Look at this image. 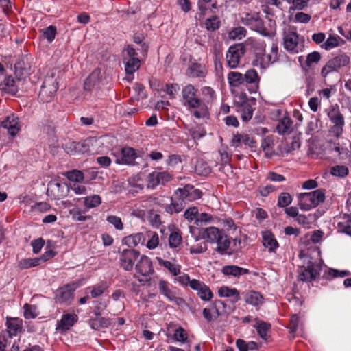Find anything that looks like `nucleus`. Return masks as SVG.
<instances>
[{
  "mask_svg": "<svg viewBox=\"0 0 351 351\" xmlns=\"http://www.w3.org/2000/svg\"><path fill=\"white\" fill-rule=\"evenodd\" d=\"M198 90L192 84L185 86L182 90V104L197 119L208 115L206 104L198 97Z\"/></svg>",
  "mask_w": 351,
  "mask_h": 351,
  "instance_id": "1",
  "label": "nucleus"
},
{
  "mask_svg": "<svg viewBox=\"0 0 351 351\" xmlns=\"http://www.w3.org/2000/svg\"><path fill=\"white\" fill-rule=\"evenodd\" d=\"M298 197L300 208L308 211L324 202L325 194L323 190L317 189L309 193H300Z\"/></svg>",
  "mask_w": 351,
  "mask_h": 351,
  "instance_id": "2",
  "label": "nucleus"
},
{
  "mask_svg": "<svg viewBox=\"0 0 351 351\" xmlns=\"http://www.w3.org/2000/svg\"><path fill=\"white\" fill-rule=\"evenodd\" d=\"M237 111L241 114L243 121H247L252 118L256 105V99L247 97L245 93H241L235 100Z\"/></svg>",
  "mask_w": 351,
  "mask_h": 351,
  "instance_id": "3",
  "label": "nucleus"
},
{
  "mask_svg": "<svg viewBox=\"0 0 351 351\" xmlns=\"http://www.w3.org/2000/svg\"><path fill=\"white\" fill-rule=\"evenodd\" d=\"M303 41L300 43V37L296 30L289 27L283 32V47L289 53L295 54L302 51Z\"/></svg>",
  "mask_w": 351,
  "mask_h": 351,
  "instance_id": "4",
  "label": "nucleus"
},
{
  "mask_svg": "<svg viewBox=\"0 0 351 351\" xmlns=\"http://www.w3.org/2000/svg\"><path fill=\"white\" fill-rule=\"evenodd\" d=\"M350 62V58L343 53L330 59L321 70V75L326 77L332 72H337L341 68L348 66Z\"/></svg>",
  "mask_w": 351,
  "mask_h": 351,
  "instance_id": "5",
  "label": "nucleus"
},
{
  "mask_svg": "<svg viewBox=\"0 0 351 351\" xmlns=\"http://www.w3.org/2000/svg\"><path fill=\"white\" fill-rule=\"evenodd\" d=\"M136 277L140 282L145 285L150 281V276L154 273L151 259L145 255H142L136 265Z\"/></svg>",
  "mask_w": 351,
  "mask_h": 351,
  "instance_id": "6",
  "label": "nucleus"
},
{
  "mask_svg": "<svg viewBox=\"0 0 351 351\" xmlns=\"http://www.w3.org/2000/svg\"><path fill=\"white\" fill-rule=\"evenodd\" d=\"M111 154L114 157L117 164L127 165H134L135 160L139 156L136 149L128 146L114 150Z\"/></svg>",
  "mask_w": 351,
  "mask_h": 351,
  "instance_id": "7",
  "label": "nucleus"
},
{
  "mask_svg": "<svg viewBox=\"0 0 351 351\" xmlns=\"http://www.w3.org/2000/svg\"><path fill=\"white\" fill-rule=\"evenodd\" d=\"M245 51V47L241 43L231 45L228 48L226 55V62L229 69H235L239 66L241 59Z\"/></svg>",
  "mask_w": 351,
  "mask_h": 351,
  "instance_id": "8",
  "label": "nucleus"
},
{
  "mask_svg": "<svg viewBox=\"0 0 351 351\" xmlns=\"http://www.w3.org/2000/svg\"><path fill=\"white\" fill-rule=\"evenodd\" d=\"M327 116L333 125L330 130L332 136L339 138L342 132L345 124L344 117L338 108L331 106L327 112Z\"/></svg>",
  "mask_w": 351,
  "mask_h": 351,
  "instance_id": "9",
  "label": "nucleus"
},
{
  "mask_svg": "<svg viewBox=\"0 0 351 351\" xmlns=\"http://www.w3.org/2000/svg\"><path fill=\"white\" fill-rule=\"evenodd\" d=\"M241 22L243 25L249 27L252 30L256 31L263 35H267L269 34L258 12L245 13L241 17Z\"/></svg>",
  "mask_w": 351,
  "mask_h": 351,
  "instance_id": "10",
  "label": "nucleus"
},
{
  "mask_svg": "<svg viewBox=\"0 0 351 351\" xmlns=\"http://www.w3.org/2000/svg\"><path fill=\"white\" fill-rule=\"evenodd\" d=\"M322 270L320 263L309 261L306 267L301 268L298 279L304 282H311L315 280L319 276Z\"/></svg>",
  "mask_w": 351,
  "mask_h": 351,
  "instance_id": "11",
  "label": "nucleus"
},
{
  "mask_svg": "<svg viewBox=\"0 0 351 351\" xmlns=\"http://www.w3.org/2000/svg\"><path fill=\"white\" fill-rule=\"evenodd\" d=\"M172 179L173 175L167 171H154L150 173L147 176V187L153 189L159 184H165Z\"/></svg>",
  "mask_w": 351,
  "mask_h": 351,
  "instance_id": "12",
  "label": "nucleus"
},
{
  "mask_svg": "<svg viewBox=\"0 0 351 351\" xmlns=\"http://www.w3.org/2000/svg\"><path fill=\"white\" fill-rule=\"evenodd\" d=\"M244 86L250 93H256L260 87L261 76L254 69H247L243 74Z\"/></svg>",
  "mask_w": 351,
  "mask_h": 351,
  "instance_id": "13",
  "label": "nucleus"
},
{
  "mask_svg": "<svg viewBox=\"0 0 351 351\" xmlns=\"http://www.w3.org/2000/svg\"><path fill=\"white\" fill-rule=\"evenodd\" d=\"M176 196L180 197L186 204L189 202L199 199L202 197V191L192 185L187 184L183 188L178 189L176 191Z\"/></svg>",
  "mask_w": 351,
  "mask_h": 351,
  "instance_id": "14",
  "label": "nucleus"
},
{
  "mask_svg": "<svg viewBox=\"0 0 351 351\" xmlns=\"http://www.w3.org/2000/svg\"><path fill=\"white\" fill-rule=\"evenodd\" d=\"M138 256L139 252L134 249L123 250L120 254V267L125 271H131Z\"/></svg>",
  "mask_w": 351,
  "mask_h": 351,
  "instance_id": "15",
  "label": "nucleus"
},
{
  "mask_svg": "<svg viewBox=\"0 0 351 351\" xmlns=\"http://www.w3.org/2000/svg\"><path fill=\"white\" fill-rule=\"evenodd\" d=\"M58 88V83L53 82V79L47 77L41 86L39 97L43 102L49 101L53 97L54 93Z\"/></svg>",
  "mask_w": 351,
  "mask_h": 351,
  "instance_id": "16",
  "label": "nucleus"
},
{
  "mask_svg": "<svg viewBox=\"0 0 351 351\" xmlns=\"http://www.w3.org/2000/svg\"><path fill=\"white\" fill-rule=\"evenodd\" d=\"M158 289L160 293L170 302H174L176 305L181 306L185 304V300L176 295V293L170 289V285L165 280H160Z\"/></svg>",
  "mask_w": 351,
  "mask_h": 351,
  "instance_id": "17",
  "label": "nucleus"
},
{
  "mask_svg": "<svg viewBox=\"0 0 351 351\" xmlns=\"http://www.w3.org/2000/svg\"><path fill=\"white\" fill-rule=\"evenodd\" d=\"M73 291L74 289L69 285L58 289L54 298L56 303L69 305L73 299Z\"/></svg>",
  "mask_w": 351,
  "mask_h": 351,
  "instance_id": "18",
  "label": "nucleus"
},
{
  "mask_svg": "<svg viewBox=\"0 0 351 351\" xmlns=\"http://www.w3.org/2000/svg\"><path fill=\"white\" fill-rule=\"evenodd\" d=\"M191 288L197 291V295L203 301H210L213 298V293L210 288L203 282L193 279L191 280Z\"/></svg>",
  "mask_w": 351,
  "mask_h": 351,
  "instance_id": "19",
  "label": "nucleus"
},
{
  "mask_svg": "<svg viewBox=\"0 0 351 351\" xmlns=\"http://www.w3.org/2000/svg\"><path fill=\"white\" fill-rule=\"evenodd\" d=\"M78 320L75 313H64L61 319L57 322L56 330L64 332L69 330Z\"/></svg>",
  "mask_w": 351,
  "mask_h": 351,
  "instance_id": "20",
  "label": "nucleus"
},
{
  "mask_svg": "<svg viewBox=\"0 0 351 351\" xmlns=\"http://www.w3.org/2000/svg\"><path fill=\"white\" fill-rule=\"evenodd\" d=\"M1 125L3 128H6L8 133L12 136H16L20 130L19 119L14 114L8 116L3 121H2Z\"/></svg>",
  "mask_w": 351,
  "mask_h": 351,
  "instance_id": "21",
  "label": "nucleus"
},
{
  "mask_svg": "<svg viewBox=\"0 0 351 351\" xmlns=\"http://www.w3.org/2000/svg\"><path fill=\"white\" fill-rule=\"evenodd\" d=\"M186 74L189 77L203 78L208 74V70L204 64L193 63L187 69Z\"/></svg>",
  "mask_w": 351,
  "mask_h": 351,
  "instance_id": "22",
  "label": "nucleus"
},
{
  "mask_svg": "<svg viewBox=\"0 0 351 351\" xmlns=\"http://www.w3.org/2000/svg\"><path fill=\"white\" fill-rule=\"evenodd\" d=\"M275 62V57L265 53L264 51L256 52L253 60V65L261 69L267 68L271 64Z\"/></svg>",
  "mask_w": 351,
  "mask_h": 351,
  "instance_id": "23",
  "label": "nucleus"
},
{
  "mask_svg": "<svg viewBox=\"0 0 351 351\" xmlns=\"http://www.w3.org/2000/svg\"><path fill=\"white\" fill-rule=\"evenodd\" d=\"M220 307L221 303L213 302L209 307L203 309V317L208 322L216 320L219 316L223 315L220 311Z\"/></svg>",
  "mask_w": 351,
  "mask_h": 351,
  "instance_id": "24",
  "label": "nucleus"
},
{
  "mask_svg": "<svg viewBox=\"0 0 351 351\" xmlns=\"http://www.w3.org/2000/svg\"><path fill=\"white\" fill-rule=\"evenodd\" d=\"M262 239L263 245L268 249L269 252H274L279 247L274 234L269 230L262 232Z\"/></svg>",
  "mask_w": 351,
  "mask_h": 351,
  "instance_id": "25",
  "label": "nucleus"
},
{
  "mask_svg": "<svg viewBox=\"0 0 351 351\" xmlns=\"http://www.w3.org/2000/svg\"><path fill=\"white\" fill-rule=\"evenodd\" d=\"M185 206L186 204L183 200L180 197H176L175 194L174 197H171V203L165 206V210L167 213L172 215L181 212Z\"/></svg>",
  "mask_w": 351,
  "mask_h": 351,
  "instance_id": "26",
  "label": "nucleus"
},
{
  "mask_svg": "<svg viewBox=\"0 0 351 351\" xmlns=\"http://www.w3.org/2000/svg\"><path fill=\"white\" fill-rule=\"evenodd\" d=\"M245 302L254 306H259L263 304L264 301L263 296L257 291H249L243 293Z\"/></svg>",
  "mask_w": 351,
  "mask_h": 351,
  "instance_id": "27",
  "label": "nucleus"
},
{
  "mask_svg": "<svg viewBox=\"0 0 351 351\" xmlns=\"http://www.w3.org/2000/svg\"><path fill=\"white\" fill-rule=\"evenodd\" d=\"M217 293L219 297L232 298V303H236L240 300V293L235 288H230L227 286H222L218 289Z\"/></svg>",
  "mask_w": 351,
  "mask_h": 351,
  "instance_id": "28",
  "label": "nucleus"
},
{
  "mask_svg": "<svg viewBox=\"0 0 351 351\" xmlns=\"http://www.w3.org/2000/svg\"><path fill=\"white\" fill-rule=\"evenodd\" d=\"M293 121L287 116L280 119L276 125V131L279 134H289L293 130Z\"/></svg>",
  "mask_w": 351,
  "mask_h": 351,
  "instance_id": "29",
  "label": "nucleus"
},
{
  "mask_svg": "<svg viewBox=\"0 0 351 351\" xmlns=\"http://www.w3.org/2000/svg\"><path fill=\"white\" fill-rule=\"evenodd\" d=\"M23 322L19 318L8 317L6 320L7 330L10 336H16L21 331Z\"/></svg>",
  "mask_w": 351,
  "mask_h": 351,
  "instance_id": "30",
  "label": "nucleus"
},
{
  "mask_svg": "<svg viewBox=\"0 0 351 351\" xmlns=\"http://www.w3.org/2000/svg\"><path fill=\"white\" fill-rule=\"evenodd\" d=\"M19 80L20 78H18V81H15L12 76L6 77L1 84V89L6 93L15 95L18 92L19 86L17 82Z\"/></svg>",
  "mask_w": 351,
  "mask_h": 351,
  "instance_id": "31",
  "label": "nucleus"
},
{
  "mask_svg": "<svg viewBox=\"0 0 351 351\" xmlns=\"http://www.w3.org/2000/svg\"><path fill=\"white\" fill-rule=\"evenodd\" d=\"M221 271L226 276H232L237 278L250 273L249 269L240 267L237 265L224 266L222 267Z\"/></svg>",
  "mask_w": 351,
  "mask_h": 351,
  "instance_id": "32",
  "label": "nucleus"
},
{
  "mask_svg": "<svg viewBox=\"0 0 351 351\" xmlns=\"http://www.w3.org/2000/svg\"><path fill=\"white\" fill-rule=\"evenodd\" d=\"M88 323L92 329L99 330L101 328L108 327L110 324V320L109 318L97 317L89 319Z\"/></svg>",
  "mask_w": 351,
  "mask_h": 351,
  "instance_id": "33",
  "label": "nucleus"
},
{
  "mask_svg": "<svg viewBox=\"0 0 351 351\" xmlns=\"http://www.w3.org/2000/svg\"><path fill=\"white\" fill-rule=\"evenodd\" d=\"M337 230L339 232L346 234L351 237V215H343L340 217V221L337 223Z\"/></svg>",
  "mask_w": 351,
  "mask_h": 351,
  "instance_id": "34",
  "label": "nucleus"
},
{
  "mask_svg": "<svg viewBox=\"0 0 351 351\" xmlns=\"http://www.w3.org/2000/svg\"><path fill=\"white\" fill-rule=\"evenodd\" d=\"M228 82L231 87L244 86L243 74L239 71H230L227 75Z\"/></svg>",
  "mask_w": 351,
  "mask_h": 351,
  "instance_id": "35",
  "label": "nucleus"
},
{
  "mask_svg": "<svg viewBox=\"0 0 351 351\" xmlns=\"http://www.w3.org/2000/svg\"><path fill=\"white\" fill-rule=\"evenodd\" d=\"M144 240L145 237L143 233H136L124 237L123 239V243L129 247L132 248L144 241Z\"/></svg>",
  "mask_w": 351,
  "mask_h": 351,
  "instance_id": "36",
  "label": "nucleus"
},
{
  "mask_svg": "<svg viewBox=\"0 0 351 351\" xmlns=\"http://www.w3.org/2000/svg\"><path fill=\"white\" fill-rule=\"evenodd\" d=\"M223 232L215 227H209L204 230L203 237L210 243H215Z\"/></svg>",
  "mask_w": 351,
  "mask_h": 351,
  "instance_id": "37",
  "label": "nucleus"
},
{
  "mask_svg": "<svg viewBox=\"0 0 351 351\" xmlns=\"http://www.w3.org/2000/svg\"><path fill=\"white\" fill-rule=\"evenodd\" d=\"M125 70L127 74L132 75L141 66L138 58H124Z\"/></svg>",
  "mask_w": 351,
  "mask_h": 351,
  "instance_id": "38",
  "label": "nucleus"
},
{
  "mask_svg": "<svg viewBox=\"0 0 351 351\" xmlns=\"http://www.w3.org/2000/svg\"><path fill=\"white\" fill-rule=\"evenodd\" d=\"M158 263L160 265L163 266L169 270V271L173 276H178L181 272V266L178 264H174L169 261H165L161 258H156Z\"/></svg>",
  "mask_w": 351,
  "mask_h": 351,
  "instance_id": "39",
  "label": "nucleus"
},
{
  "mask_svg": "<svg viewBox=\"0 0 351 351\" xmlns=\"http://www.w3.org/2000/svg\"><path fill=\"white\" fill-rule=\"evenodd\" d=\"M108 288L107 282H103L96 285L88 287L86 289L89 290L91 298H96L104 294Z\"/></svg>",
  "mask_w": 351,
  "mask_h": 351,
  "instance_id": "40",
  "label": "nucleus"
},
{
  "mask_svg": "<svg viewBox=\"0 0 351 351\" xmlns=\"http://www.w3.org/2000/svg\"><path fill=\"white\" fill-rule=\"evenodd\" d=\"M349 271L347 270H337L335 269H328L324 272L323 278L328 280H331L336 278H343L348 276Z\"/></svg>",
  "mask_w": 351,
  "mask_h": 351,
  "instance_id": "41",
  "label": "nucleus"
},
{
  "mask_svg": "<svg viewBox=\"0 0 351 351\" xmlns=\"http://www.w3.org/2000/svg\"><path fill=\"white\" fill-rule=\"evenodd\" d=\"M40 261L38 258H23L18 261L17 266L20 269H26L38 265Z\"/></svg>",
  "mask_w": 351,
  "mask_h": 351,
  "instance_id": "42",
  "label": "nucleus"
},
{
  "mask_svg": "<svg viewBox=\"0 0 351 351\" xmlns=\"http://www.w3.org/2000/svg\"><path fill=\"white\" fill-rule=\"evenodd\" d=\"M215 243L217 244V251L221 254H223L229 248L230 245V241L224 232L222 233Z\"/></svg>",
  "mask_w": 351,
  "mask_h": 351,
  "instance_id": "43",
  "label": "nucleus"
},
{
  "mask_svg": "<svg viewBox=\"0 0 351 351\" xmlns=\"http://www.w3.org/2000/svg\"><path fill=\"white\" fill-rule=\"evenodd\" d=\"M182 234L180 230L172 231L169 237V245L171 248L178 247L182 243Z\"/></svg>",
  "mask_w": 351,
  "mask_h": 351,
  "instance_id": "44",
  "label": "nucleus"
},
{
  "mask_svg": "<svg viewBox=\"0 0 351 351\" xmlns=\"http://www.w3.org/2000/svg\"><path fill=\"white\" fill-rule=\"evenodd\" d=\"M258 335L263 339H267V333L271 329V325L265 322L260 321L255 326Z\"/></svg>",
  "mask_w": 351,
  "mask_h": 351,
  "instance_id": "45",
  "label": "nucleus"
},
{
  "mask_svg": "<svg viewBox=\"0 0 351 351\" xmlns=\"http://www.w3.org/2000/svg\"><path fill=\"white\" fill-rule=\"evenodd\" d=\"M330 173L332 176L344 178L349 173V169L344 165H335L330 168Z\"/></svg>",
  "mask_w": 351,
  "mask_h": 351,
  "instance_id": "46",
  "label": "nucleus"
},
{
  "mask_svg": "<svg viewBox=\"0 0 351 351\" xmlns=\"http://www.w3.org/2000/svg\"><path fill=\"white\" fill-rule=\"evenodd\" d=\"M101 203V199L99 195H93L92 196L86 197L84 200V206L87 208H93Z\"/></svg>",
  "mask_w": 351,
  "mask_h": 351,
  "instance_id": "47",
  "label": "nucleus"
},
{
  "mask_svg": "<svg viewBox=\"0 0 351 351\" xmlns=\"http://www.w3.org/2000/svg\"><path fill=\"white\" fill-rule=\"evenodd\" d=\"M23 316L26 319H34L38 315V312L35 305L25 304L23 306Z\"/></svg>",
  "mask_w": 351,
  "mask_h": 351,
  "instance_id": "48",
  "label": "nucleus"
},
{
  "mask_svg": "<svg viewBox=\"0 0 351 351\" xmlns=\"http://www.w3.org/2000/svg\"><path fill=\"white\" fill-rule=\"evenodd\" d=\"M147 237L149 238L147 242L146 247L149 250L155 249L159 244V237L157 232L149 231L147 232Z\"/></svg>",
  "mask_w": 351,
  "mask_h": 351,
  "instance_id": "49",
  "label": "nucleus"
},
{
  "mask_svg": "<svg viewBox=\"0 0 351 351\" xmlns=\"http://www.w3.org/2000/svg\"><path fill=\"white\" fill-rule=\"evenodd\" d=\"M293 200L292 196L287 192H282L278 198V206L285 208L291 204Z\"/></svg>",
  "mask_w": 351,
  "mask_h": 351,
  "instance_id": "50",
  "label": "nucleus"
},
{
  "mask_svg": "<svg viewBox=\"0 0 351 351\" xmlns=\"http://www.w3.org/2000/svg\"><path fill=\"white\" fill-rule=\"evenodd\" d=\"M43 36L47 40L48 42L51 43L56 37L57 30L56 27L53 25H50L40 31Z\"/></svg>",
  "mask_w": 351,
  "mask_h": 351,
  "instance_id": "51",
  "label": "nucleus"
},
{
  "mask_svg": "<svg viewBox=\"0 0 351 351\" xmlns=\"http://www.w3.org/2000/svg\"><path fill=\"white\" fill-rule=\"evenodd\" d=\"M173 337L175 341L184 343L187 341L188 333L182 327L180 326L175 330Z\"/></svg>",
  "mask_w": 351,
  "mask_h": 351,
  "instance_id": "52",
  "label": "nucleus"
},
{
  "mask_svg": "<svg viewBox=\"0 0 351 351\" xmlns=\"http://www.w3.org/2000/svg\"><path fill=\"white\" fill-rule=\"evenodd\" d=\"M207 243L204 241L195 243L190 246L189 252L191 254H201L207 250Z\"/></svg>",
  "mask_w": 351,
  "mask_h": 351,
  "instance_id": "53",
  "label": "nucleus"
},
{
  "mask_svg": "<svg viewBox=\"0 0 351 351\" xmlns=\"http://www.w3.org/2000/svg\"><path fill=\"white\" fill-rule=\"evenodd\" d=\"M188 133L193 139H199L206 135V131L198 125L189 128Z\"/></svg>",
  "mask_w": 351,
  "mask_h": 351,
  "instance_id": "54",
  "label": "nucleus"
},
{
  "mask_svg": "<svg viewBox=\"0 0 351 351\" xmlns=\"http://www.w3.org/2000/svg\"><path fill=\"white\" fill-rule=\"evenodd\" d=\"M106 221L117 230H122L123 229V223L121 219L116 215H108L106 217Z\"/></svg>",
  "mask_w": 351,
  "mask_h": 351,
  "instance_id": "55",
  "label": "nucleus"
},
{
  "mask_svg": "<svg viewBox=\"0 0 351 351\" xmlns=\"http://www.w3.org/2000/svg\"><path fill=\"white\" fill-rule=\"evenodd\" d=\"M51 209V205L46 202H40L34 204L31 206V210L33 212L45 213Z\"/></svg>",
  "mask_w": 351,
  "mask_h": 351,
  "instance_id": "56",
  "label": "nucleus"
},
{
  "mask_svg": "<svg viewBox=\"0 0 351 351\" xmlns=\"http://www.w3.org/2000/svg\"><path fill=\"white\" fill-rule=\"evenodd\" d=\"M339 36H330L327 40L323 43L322 47L326 50L331 49L339 45Z\"/></svg>",
  "mask_w": 351,
  "mask_h": 351,
  "instance_id": "57",
  "label": "nucleus"
},
{
  "mask_svg": "<svg viewBox=\"0 0 351 351\" xmlns=\"http://www.w3.org/2000/svg\"><path fill=\"white\" fill-rule=\"evenodd\" d=\"M70 214L72 215L73 219L77 221H84L90 218V217L85 215L84 211H82L79 208H73L71 210Z\"/></svg>",
  "mask_w": 351,
  "mask_h": 351,
  "instance_id": "58",
  "label": "nucleus"
},
{
  "mask_svg": "<svg viewBox=\"0 0 351 351\" xmlns=\"http://www.w3.org/2000/svg\"><path fill=\"white\" fill-rule=\"evenodd\" d=\"M246 30L244 27H239L232 29L230 33V38L235 40H241L245 36Z\"/></svg>",
  "mask_w": 351,
  "mask_h": 351,
  "instance_id": "59",
  "label": "nucleus"
},
{
  "mask_svg": "<svg viewBox=\"0 0 351 351\" xmlns=\"http://www.w3.org/2000/svg\"><path fill=\"white\" fill-rule=\"evenodd\" d=\"M84 178L83 173L79 170H73L67 173V178L72 182H82Z\"/></svg>",
  "mask_w": 351,
  "mask_h": 351,
  "instance_id": "60",
  "label": "nucleus"
},
{
  "mask_svg": "<svg viewBox=\"0 0 351 351\" xmlns=\"http://www.w3.org/2000/svg\"><path fill=\"white\" fill-rule=\"evenodd\" d=\"M101 78V70L95 69L92 73L88 76L85 83V86L86 87L88 84L95 85L97 82L99 81Z\"/></svg>",
  "mask_w": 351,
  "mask_h": 351,
  "instance_id": "61",
  "label": "nucleus"
},
{
  "mask_svg": "<svg viewBox=\"0 0 351 351\" xmlns=\"http://www.w3.org/2000/svg\"><path fill=\"white\" fill-rule=\"evenodd\" d=\"M321 59V55L317 51L308 53L306 56V65L310 67L313 64L317 63Z\"/></svg>",
  "mask_w": 351,
  "mask_h": 351,
  "instance_id": "62",
  "label": "nucleus"
},
{
  "mask_svg": "<svg viewBox=\"0 0 351 351\" xmlns=\"http://www.w3.org/2000/svg\"><path fill=\"white\" fill-rule=\"evenodd\" d=\"M206 27L208 30L215 31L219 27V21L216 16L206 19L205 22Z\"/></svg>",
  "mask_w": 351,
  "mask_h": 351,
  "instance_id": "63",
  "label": "nucleus"
},
{
  "mask_svg": "<svg viewBox=\"0 0 351 351\" xmlns=\"http://www.w3.org/2000/svg\"><path fill=\"white\" fill-rule=\"evenodd\" d=\"M311 19V16L304 12H297L294 16V21L300 23H308Z\"/></svg>",
  "mask_w": 351,
  "mask_h": 351,
  "instance_id": "64",
  "label": "nucleus"
}]
</instances>
